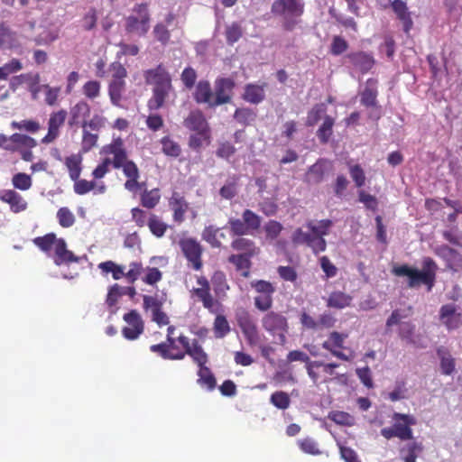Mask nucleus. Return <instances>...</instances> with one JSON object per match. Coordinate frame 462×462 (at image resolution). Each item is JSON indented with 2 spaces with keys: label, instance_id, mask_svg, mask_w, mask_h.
<instances>
[{
  "label": "nucleus",
  "instance_id": "1",
  "mask_svg": "<svg viewBox=\"0 0 462 462\" xmlns=\"http://www.w3.org/2000/svg\"><path fill=\"white\" fill-rule=\"evenodd\" d=\"M421 267L422 269L419 270L408 264L396 265L393 267L392 273L398 277H406L409 288H418L424 284L427 291H430L436 282L438 265L432 258L424 257Z\"/></svg>",
  "mask_w": 462,
  "mask_h": 462
},
{
  "label": "nucleus",
  "instance_id": "2",
  "mask_svg": "<svg viewBox=\"0 0 462 462\" xmlns=\"http://www.w3.org/2000/svg\"><path fill=\"white\" fill-rule=\"evenodd\" d=\"M145 83L152 85V97L148 101L150 110H158L172 90L171 76L162 64L143 72Z\"/></svg>",
  "mask_w": 462,
  "mask_h": 462
},
{
  "label": "nucleus",
  "instance_id": "3",
  "mask_svg": "<svg viewBox=\"0 0 462 462\" xmlns=\"http://www.w3.org/2000/svg\"><path fill=\"white\" fill-rule=\"evenodd\" d=\"M272 13L282 18V26L286 31H292L300 22L304 12L301 0H275L271 8Z\"/></svg>",
  "mask_w": 462,
  "mask_h": 462
},
{
  "label": "nucleus",
  "instance_id": "4",
  "mask_svg": "<svg viewBox=\"0 0 462 462\" xmlns=\"http://www.w3.org/2000/svg\"><path fill=\"white\" fill-rule=\"evenodd\" d=\"M133 11L137 16L130 15L125 20V31L128 33H134L138 36H143L150 28V14L146 4L136 5Z\"/></svg>",
  "mask_w": 462,
  "mask_h": 462
},
{
  "label": "nucleus",
  "instance_id": "5",
  "mask_svg": "<svg viewBox=\"0 0 462 462\" xmlns=\"http://www.w3.org/2000/svg\"><path fill=\"white\" fill-rule=\"evenodd\" d=\"M262 327L272 336L277 337L279 343L283 345L286 342L285 334L288 332L289 326L287 318L282 313L269 311L262 318Z\"/></svg>",
  "mask_w": 462,
  "mask_h": 462
},
{
  "label": "nucleus",
  "instance_id": "6",
  "mask_svg": "<svg viewBox=\"0 0 462 462\" xmlns=\"http://www.w3.org/2000/svg\"><path fill=\"white\" fill-rule=\"evenodd\" d=\"M236 319L245 339L250 346H256L260 342V335L252 315L244 308L236 312Z\"/></svg>",
  "mask_w": 462,
  "mask_h": 462
},
{
  "label": "nucleus",
  "instance_id": "7",
  "mask_svg": "<svg viewBox=\"0 0 462 462\" xmlns=\"http://www.w3.org/2000/svg\"><path fill=\"white\" fill-rule=\"evenodd\" d=\"M433 252L445 262L448 270L453 273L462 271V254L457 250L447 245H440L436 246Z\"/></svg>",
  "mask_w": 462,
  "mask_h": 462
},
{
  "label": "nucleus",
  "instance_id": "8",
  "mask_svg": "<svg viewBox=\"0 0 462 462\" xmlns=\"http://www.w3.org/2000/svg\"><path fill=\"white\" fill-rule=\"evenodd\" d=\"M377 81L374 79H369L366 81L365 89L361 92L360 102L363 106L372 108L370 117L377 120L380 117V109L377 105Z\"/></svg>",
  "mask_w": 462,
  "mask_h": 462
},
{
  "label": "nucleus",
  "instance_id": "9",
  "mask_svg": "<svg viewBox=\"0 0 462 462\" xmlns=\"http://www.w3.org/2000/svg\"><path fill=\"white\" fill-rule=\"evenodd\" d=\"M215 97L211 102V107L217 106L223 104H227L231 101L232 92L235 88V82L229 78H220L215 81Z\"/></svg>",
  "mask_w": 462,
  "mask_h": 462
},
{
  "label": "nucleus",
  "instance_id": "10",
  "mask_svg": "<svg viewBox=\"0 0 462 462\" xmlns=\"http://www.w3.org/2000/svg\"><path fill=\"white\" fill-rule=\"evenodd\" d=\"M331 168L332 165L329 161L319 159L313 165L309 167L304 176V181L309 185H318L325 180Z\"/></svg>",
  "mask_w": 462,
  "mask_h": 462
},
{
  "label": "nucleus",
  "instance_id": "11",
  "mask_svg": "<svg viewBox=\"0 0 462 462\" xmlns=\"http://www.w3.org/2000/svg\"><path fill=\"white\" fill-rule=\"evenodd\" d=\"M439 320L448 330L456 329L462 324V310L453 303L445 304L439 310Z\"/></svg>",
  "mask_w": 462,
  "mask_h": 462
},
{
  "label": "nucleus",
  "instance_id": "12",
  "mask_svg": "<svg viewBox=\"0 0 462 462\" xmlns=\"http://www.w3.org/2000/svg\"><path fill=\"white\" fill-rule=\"evenodd\" d=\"M180 246L185 257L192 263L195 270L202 267L201 254L202 247L199 242L193 238H186L180 241Z\"/></svg>",
  "mask_w": 462,
  "mask_h": 462
},
{
  "label": "nucleus",
  "instance_id": "13",
  "mask_svg": "<svg viewBox=\"0 0 462 462\" xmlns=\"http://www.w3.org/2000/svg\"><path fill=\"white\" fill-rule=\"evenodd\" d=\"M124 320L129 325L123 328V335L129 340L136 339L144 329V324L137 310H133L124 315Z\"/></svg>",
  "mask_w": 462,
  "mask_h": 462
},
{
  "label": "nucleus",
  "instance_id": "14",
  "mask_svg": "<svg viewBox=\"0 0 462 462\" xmlns=\"http://www.w3.org/2000/svg\"><path fill=\"white\" fill-rule=\"evenodd\" d=\"M67 111L60 110L53 113L49 119L48 134L42 140L43 143H50L53 142L59 135V128L61 126L66 119Z\"/></svg>",
  "mask_w": 462,
  "mask_h": 462
},
{
  "label": "nucleus",
  "instance_id": "15",
  "mask_svg": "<svg viewBox=\"0 0 462 462\" xmlns=\"http://www.w3.org/2000/svg\"><path fill=\"white\" fill-rule=\"evenodd\" d=\"M105 152L114 155L111 163L116 169L121 168V165L128 161L126 151L124 148V142L120 137L114 139L111 144L105 147Z\"/></svg>",
  "mask_w": 462,
  "mask_h": 462
},
{
  "label": "nucleus",
  "instance_id": "16",
  "mask_svg": "<svg viewBox=\"0 0 462 462\" xmlns=\"http://www.w3.org/2000/svg\"><path fill=\"white\" fill-rule=\"evenodd\" d=\"M346 58L362 73H366L374 65V60L371 54L364 51L351 52Z\"/></svg>",
  "mask_w": 462,
  "mask_h": 462
},
{
  "label": "nucleus",
  "instance_id": "17",
  "mask_svg": "<svg viewBox=\"0 0 462 462\" xmlns=\"http://www.w3.org/2000/svg\"><path fill=\"white\" fill-rule=\"evenodd\" d=\"M89 114L90 106L85 101H79L69 110V125L71 127L79 125H82V122L85 121V118L88 116Z\"/></svg>",
  "mask_w": 462,
  "mask_h": 462
},
{
  "label": "nucleus",
  "instance_id": "18",
  "mask_svg": "<svg viewBox=\"0 0 462 462\" xmlns=\"http://www.w3.org/2000/svg\"><path fill=\"white\" fill-rule=\"evenodd\" d=\"M55 259L54 262L57 265L68 263L72 262H79V258L67 249V245L64 239L57 238L55 244Z\"/></svg>",
  "mask_w": 462,
  "mask_h": 462
},
{
  "label": "nucleus",
  "instance_id": "19",
  "mask_svg": "<svg viewBox=\"0 0 462 462\" xmlns=\"http://www.w3.org/2000/svg\"><path fill=\"white\" fill-rule=\"evenodd\" d=\"M183 125L190 131L197 132L199 134H204L207 129V122L202 113L199 110L191 111L185 118Z\"/></svg>",
  "mask_w": 462,
  "mask_h": 462
},
{
  "label": "nucleus",
  "instance_id": "20",
  "mask_svg": "<svg viewBox=\"0 0 462 462\" xmlns=\"http://www.w3.org/2000/svg\"><path fill=\"white\" fill-rule=\"evenodd\" d=\"M125 294L133 299L136 294L134 287H122L116 283L109 288L106 302L109 307H113L116 304L118 299Z\"/></svg>",
  "mask_w": 462,
  "mask_h": 462
},
{
  "label": "nucleus",
  "instance_id": "21",
  "mask_svg": "<svg viewBox=\"0 0 462 462\" xmlns=\"http://www.w3.org/2000/svg\"><path fill=\"white\" fill-rule=\"evenodd\" d=\"M231 247L236 251H241V254L245 255L248 258L258 254L260 252V249L255 246L254 241L245 237H238L235 239L231 243Z\"/></svg>",
  "mask_w": 462,
  "mask_h": 462
},
{
  "label": "nucleus",
  "instance_id": "22",
  "mask_svg": "<svg viewBox=\"0 0 462 462\" xmlns=\"http://www.w3.org/2000/svg\"><path fill=\"white\" fill-rule=\"evenodd\" d=\"M170 206L171 207L174 214V220L177 222H182L184 219V214L187 211L189 206L182 196L178 192H173L170 199Z\"/></svg>",
  "mask_w": 462,
  "mask_h": 462
},
{
  "label": "nucleus",
  "instance_id": "23",
  "mask_svg": "<svg viewBox=\"0 0 462 462\" xmlns=\"http://www.w3.org/2000/svg\"><path fill=\"white\" fill-rule=\"evenodd\" d=\"M194 97L198 103H207L211 106V102L214 100V95L208 81L201 80L198 83Z\"/></svg>",
  "mask_w": 462,
  "mask_h": 462
},
{
  "label": "nucleus",
  "instance_id": "24",
  "mask_svg": "<svg viewBox=\"0 0 462 462\" xmlns=\"http://www.w3.org/2000/svg\"><path fill=\"white\" fill-rule=\"evenodd\" d=\"M2 200L10 204L11 209L18 213L26 208L27 203L22 196L14 190H8L2 196Z\"/></svg>",
  "mask_w": 462,
  "mask_h": 462
},
{
  "label": "nucleus",
  "instance_id": "25",
  "mask_svg": "<svg viewBox=\"0 0 462 462\" xmlns=\"http://www.w3.org/2000/svg\"><path fill=\"white\" fill-rule=\"evenodd\" d=\"M351 300V296L342 291H334L328 296L327 300V306L329 308L343 309L349 306Z\"/></svg>",
  "mask_w": 462,
  "mask_h": 462
},
{
  "label": "nucleus",
  "instance_id": "26",
  "mask_svg": "<svg viewBox=\"0 0 462 462\" xmlns=\"http://www.w3.org/2000/svg\"><path fill=\"white\" fill-rule=\"evenodd\" d=\"M263 88L258 85L248 84L245 87L244 99L252 104H259L264 99Z\"/></svg>",
  "mask_w": 462,
  "mask_h": 462
},
{
  "label": "nucleus",
  "instance_id": "27",
  "mask_svg": "<svg viewBox=\"0 0 462 462\" xmlns=\"http://www.w3.org/2000/svg\"><path fill=\"white\" fill-rule=\"evenodd\" d=\"M239 177L234 175L226 180L224 186L219 189L220 196L225 199H232L238 193Z\"/></svg>",
  "mask_w": 462,
  "mask_h": 462
},
{
  "label": "nucleus",
  "instance_id": "28",
  "mask_svg": "<svg viewBox=\"0 0 462 462\" xmlns=\"http://www.w3.org/2000/svg\"><path fill=\"white\" fill-rule=\"evenodd\" d=\"M421 450L422 447L420 444L417 442H410L401 448L400 455L404 462H416V458Z\"/></svg>",
  "mask_w": 462,
  "mask_h": 462
},
{
  "label": "nucleus",
  "instance_id": "29",
  "mask_svg": "<svg viewBox=\"0 0 462 462\" xmlns=\"http://www.w3.org/2000/svg\"><path fill=\"white\" fill-rule=\"evenodd\" d=\"M125 90V80H112L108 87V93L111 102L115 106H120L122 94Z\"/></svg>",
  "mask_w": 462,
  "mask_h": 462
},
{
  "label": "nucleus",
  "instance_id": "30",
  "mask_svg": "<svg viewBox=\"0 0 462 462\" xmlns=\"http://www.w3.org/2000/svg\"><path fill=\"white\" fill-rule=\"evenodd\" d=\"M415 333V325L411 322H402L399 328V337L405 340L408 344L413 345L415 346H421L417 341L414 339Z\"/></svg>",
  "mask_w": 462,
  "mask_h": 462
},
{
  "label": "nucleus",
  "instance_id": "31",
  "mask_svg": "<svg viewBox=\"0 0 462 462\" xmlns=\"http://www.w3.org/2000/svg\"><path fill=\"white\" fill-rule=\"evenodd\" d=\"M198 375V383L200 385L207 386L208 390H213L216 387V378L214 374L211 373L210 369L207 367L205 365L199 366Z\"/></svg>",
  "mask_w": 462,
  "mask_h": 462
},
{
  "label": "nucleus",
  "instance_id": "32",
  "mask_svg": "<svg viewBox=\"0 0 462 462\" xmlns=\"http://www.w3.org/2000/svg\"><path fill=\"white\" fill-rule=\"evenodd\" d=\"M334 125V119L326 116L324 118V122L321 126L317 131V136L322 143H327L332 135V127Z\"/></svg>",
  "mask_w": 462,
  "mask_h": 462
},
{
  "label": "nucleus",
  "instance_id": "33",
  "mask_svg": "<svg viewBox=\"0 0 462 462\" xmlns=\"http://www.w3.org/2000/svg\"><path fill=\"white\" fill-rule=\"evenodd\" d=\"M243 28L240 23L234 22L226 27V38L228 45L236 43L243 35Z\"/></svg>",
  "mask_w": 462,
  "mask_h": 462
},
{
  "label": "nucleus",
  "instance_id": "34",
  "mask_svg": "<svg viewBox=\"0 0 462 462\" xmlns=\"http://www.w3.org/2000/svg\"><path fill=\"white\" fill-rule=\"evenodd\" d=\"M160 193L158 189L144 190L141 196V204L147 208H153L160 201Z\"/></svg>",
  "mask_w": 462,
  "mask_h": 462
},
{
  "label": "nucleus",
  "instance_id": "35",
  "mask_svg": "<svg viewBox=\"0 0 462 462\" xmlns=\"http://www.w3.org/2000/svg\"><path fill=\"white\" fill-rule=\"evenodd\" d=\"M242 217L250 234L253 231L259 229L261 226V217L254 212L250 209H245L242 214Z\"/></svg>",
  "mask_w": 462,
  "mask_h": 462
},
{
  "label": "nucleus",
  "instance_id": "36",
  "mask_svg": "<svg viewBox=\"0 0 462 462\" xmlns=\"http://www.w3.org/2000/svg\"><path fill=\"white\" fill-rule=\"evenodd\" d=\"M214 332L217 338H222L230 331V326L223 315H217L214 321Z\"/></svg>",
  "mask_w": 462,
  "mask_h": 462
},
{
  "label": "nucleus",
  "instance_id": "37",
  "mask_svg": "<svg viewBox=\"0 0 462 462\" xmlns=\"http://www.w3.org/2000/svg\"><path fill=\"white\" fill-rule=\"evenodd\" d=\"M219 228L214 226H206L202 232V238L207 241L212 247H221V242L217 239Z\"/></svg>",
  "mask_w": 462,
  "mask_h": 462
},
{
  "label": "nucleus",
  "instance_id": "38",
  "mask_svg": "<svg viewBox=\"0 0 462 462\" xmlns=\"http://www.w3.org/2000/svg\"><path fill=\"white\" fill-rule=\"evenodd\" d=\"M66 166L69 171V177L73 180H77L79 178L81 167L80 158L77 155H71L66 158Z\"/></svg>",
  "mask_w": 462,
  "mask_h": 462
},
{
  "label": "nucleus",
  "instance_id": "39",
  "mask_svg": "<svg viewBox=\"0 0 462 462\" xmlns=\"http://www.w3.org/2000/svg\"><path fill=\"white\" fill-rule=\"evenodd\" d=\"M332 225L333 222L331 220L323 219L319 221L317 225L310 221L307 224V226L311 231V233L324 236L328 234V230Z\"/></svg>",
  "mask_w": 462,
  "mask_h": 462
},
{
  "label": "nucleus",
  "instance_id": "40",
  "mask_svg": "<svg viewBox=\"0 0 462 462\" xmlns=\"http://www.w3.org/2000/svg\"><path fill=\"white\" fill-rule=\"evenodd\" d=\"M328 419L338 425L351 426L354 424V418L349 413L345 411H331L328 414Z\"/></svg>",
  "mask_w": 462,
  "mask_h": 462
},
{
  "label": "nucleus",
  "instance_id": "41",
  "mask_svg": "<svg viewBox=\"0 0 462 462\" xmlns=\"http://www.w3.org/2000/svg\"><path fill=\"white\" fill-rule=\"evenodd\" d=\"M228 225L233 236H242L250 234L243 218L231 217L228 220Z\"/></svg>",
  "mask_w": 462,
  "mask_h": 462
},
{
  "label": "nucleus",
  "instance_id": "42",
  "mask_svg": "<svg viewBox=\"0 0 462 462\" xmlns=\"http://www.w3.org/2000/svg\"><path fill=\"white\" fill-rule=\"evenodd\" d=\"M270 401L276 408L281 410L289 408L291 403L289 394L282 391L273 393Z\"/></svg>",
  "mask_w": 462,
  "mask_h": 462
},
{
  "label": "nucleus",
  "instance_id": "43",
  "mask_svg": "<svg viewBox=\"0 0 462 462\" xmlns=\"http://www.w3.org/2000/svg\"><path fill=\"white\" fill-rule=\"evenodd\" d=\"M148 226L151 232L157 237H161L164 235L167 226L155 215H152L148 221Z\"/></svg>",
  "mask_w": 462,
  "mask_h": 462
},
{
  "label": "nucleus",
  "instance_id": "44",
  "mask_svg": "<svg viewBox=\"0 0 462 462\" xmlns=\"http://www.w3.org/2000/svg\"><path fill=\"white\" fill-rule=\"evenodd\" d=\"M251 287L262 295H273L275 291L274 286L267 281L257 280L251 282Z\"/></svg>",
  "mask_w": 462,
  "mask_h": 462
},
{
  "label": "nucleus",
  "instance_id": "45",
  "mask_svg": "<svg viewBox=\"0 0 462 462\" xmlns=\"http://www.w3.org/2000/svg\"><path fill=\"white\" fill-rule=\"evenodd\" d=\"M234 118L240 124L249 125L255 118V114L250 108H237Z\"/></svg>",
  "mask_w": 462,
  "mask_h": 462
},
{
  "label": "nucleus",
  "instance_id": "46",
  "mask_svg": "<svg viewBox=\"0 0 462 462\" xmlns=\"http://www.w3.org/2000/svg\"><path fill=\"white\" fill-rule=\"evenodd\" d=\"M162 152L169 156L178 157L180 153V145L170 139L169 137H163L162 139Z\"/></svg>",
  "mask_w": 462,
  "mask_h": 462
},
{
  "label": "nucleus",
  "instance_id": "47",
  "mask_svg": "<svg viewBox=\"0 0 462 462\" xmlns=\"http://www.w3.org/2000/svg\"><path fill=\"white\" fill-rule=\"evenodd\" d=\"M164 302L163 298H157L149 295H143V309L145 310H151L152 314L157 310H161Z\"/></svg>",
  "mask_w": 462,
  "mask_h": 462
},
{
  "label": "nucleus",
  "instance_id": "48",
  "mask_svg": "<svg viewBox=\"0 0 462 462\" xmlns=\"http://www.w3.org/2000/svg\"><path fill=\"white\" fill-rule=\"evenodd\" d=\"M164 302L163 298H157L149 295H143V309L145 310H151L152 314L157 310H161Z\"/></svg>",
  "mask_w": 462,
  "mask_h": 462
},
{
  "label": "nucleus",
  "instance_id": "49",
  "mask_svg": "<svg viewBox=\"0 0 462 462\" xmlns=\"http://www.w3.org/2000/svg\"><path fill=\"white\" fill-rule=\"evenodd\" d=\"M307 245L312 249L315 254H318L319 253L326 250L327 243L322 236L311 233L310 239Z\"/></svg>",
  "mask_w": 462,
  "mask_h": 462
},
{
  "label": "nucleus",
  "instance_id": "50",
  "mask_svg": "<svg viewBox=\"0 0 462 462\" xmlns=\"http://www.w3.org/2000/svg\"><path fill=\"white\" fill-rule=\"evenodd\" d=\"M57 217L59 223L63 227H69L74 224V215L68 208H61L58 210Z\"/></svg>",
  "mask_w": 462,
  "mask_h": 462
},
{
  "label": "nucleus",
  "instance_id": "51",
  "mask_svg": "<svg viewBox=\"0 0 462 462\" xmlns=\"http://www.w3.org/2000/svg\"><path fill=\"white\" fill-rule=\"evenodd\" d=\"M56 240H57L56 236L54 234L51 233L42 237H36L33 240V242L42 251L46 252L51 248V246L55 244Z\"/></svg>",
  "mask_w": 462,
  "mask_h": 462
},
{
  "label": "nucleus",
  "instance_id": "52",
  "mask_svg": "<svg viewBox=\"0 0 462 462\" xmlns=\"http://www.w3.org/2000/svg\"><path fill=\"white\" fill-rule=\"evenodd\" d=\"M13 184L16 189L26 190L32 186V180L25 173H17L13 177Z\"/></svg>",
  "mask_w": 462,
  "mask_h": 462
},
{
  "label": "nucleus",
  "instance_id": "53",
  "mask_svg": "<svg viewBox=\"0 0 462 462\" xmlns=\"http://www.w3.org/2000/svg\"><path fill=\"white\" fill-rule=\"evenodd\" d=\"M325 108L323 104H318L309 112L307 116V125L312 126L316 125L321 118V115L324 113Z\"/></svg>",
  "mask_w": 462,
  "mask_h": 462
},
{
  "label": "nucleus",
  "instance_id": "54",
  "mask_svg": "<svg viewBox=\"0 0 462 462\" xmlns=\"http://www.w3.org/2000/svg\"><path fill=\"white\" fill-rule=\"evenodd\" d=\"M180 79L187 88H192L197 79V73L195 69L191 67L186 68L180 75Z\"/></svg>",
  "mask_w": 462,
  "mask_h": 462
},
{
  "label": "nucleus",
  "instance_id": "55",
  "mask_svg": "<svg viewBox=\"0 0 462 462\" xmlns=\"http://www.w3.org/2000/svg\"><path fill=\"white\" fill-rule=\"evenodd\" d=\"M100 92V83L96 80L88 81L83 86V93L88 98H95L98 97Z\"/></svg>",
  "mask_w": 462,
  "mask_h": 462
},
{
  "label": "nucleus",
  "instance_id": "56",
  "mask_svg": "<svg viewBox=\"0 0 462 462\" xmlns=\"http://www.w3.org/2000/svg\"><path fill=\"white\" fill-rule=\"evenodd\" d=\"M11 126L14 129H24L30 133H36L40 129V125L32 120H23L22 122L14 121Z\"/></svg>",
  "mask_w": 462,
  "mask_h": 462
},
{
  "label": "nucleus",
  "instance_id": "57",
  "mask_svg": "<svg viewBox=\"0 0 462 462\" xmlns=\"http://www.w3.org/2000/svg\"><path fill=\"white\" fill-rule=\"evenodd\" d=\"M264 230L267 238L273 240L280 235L282 230V226L275 220H271L265 225Z\"/></svg>",
  "mask_w": 462,
  "mask_h": 462
},
{
  "label": "nucleus",
  "instance_id": "58",
  "mask_svg": "<svg viewBox=\"0 0 462 462\" xmlns=\"http://www.w3.org/2000/svg\"><path fill=\"white\" fill-rule=\"evenodd\" d=\"M254 306L261 311H267L273 306V295H260L255 297Z\"/></svg>",
  "mask_w": 462,
  "mask_h": 462
},
{
  "label": "nucleus",
  "instance_id": "59",
  "mask_svg": "<svg viewBox=\"0 0 462 462\" xmlns=\"http://www.w3.org/2000/svg\"><path fill=\"white\" fill-rule=\"evenodd\" d=\"M356 375L360 379V381L363 383L365 386L367 388H373L374 387V382L372 379V373L368 366H365L364 368H357L356 370Z\"/></svg>",
  "mask_w": 462,
  "mask_h": 462
},
{
  "label": "nucleus",
  "instance_id": "60",
  "mask_svg": "<svg viewBox=\"0 0 462 462\" xmlns=\"http://www.w3.org/2000/svg\"><path fill=\"white\" fill-rule=\"evenodd\" d=\"M10 141L14 143H20L23 146L32 148L36 146V141L29 135L21 134H14L9 137Z\"/></svg>",
  "mask_w": 462,
  "mask_h": 462
},
{
  "label": "nucleus",
  "instance_id": "61",
  "mask_svg": "<svg viewBox=\"0 0 462 462\" xmlns=\"http://www.w3.org/2000/svg\"><path fill=\"white\" fill-rule=\"evenodd\" d=\"M153 33L156 40L162 44H166L170 41V32L162 23H158L154 26Z\"/></svg>",
  "mask_w": 462,
  "mask_h": 462
},
{
  "label": "nucleus",
  "instance_id": "62",
  "mask_svg": "<svg viewBox=\"0 0 462 462\" xmlns=\"http://www.w3.org/2000/svg\"><path fill=\"white\" fill-rule=\"evenodd\" d=\"M393 425L397 438L401 439L402 440L412 439V430L410 427L397 421Z\"/></svg>",
  "mask_w": 462,
  "mask_h": 462
},
{
  "label": "nucleus",
  "instance_id": "63",
  "mask_svg": "<svg viewBox=\"0 0 462 462\" xmlns=\"http://www.w3.org/2000/svg\"><path fill=\"white\" fill-rule=\"evenodd\" d=\"M229 263H234L236 268L239 269H249L251 266L250 258L242 254H232L228 258Z\"/></svg>",
  "mask_w": 462,
  "mask_h": 462
},
{
  "label": "nucleus",
  "instance_id": "64",
  "mask_svg": "<svg viewBox=\"0 0 462 462\" xmlns=\"http://www.w3.org/2000/svg\"><path fill=\"white\" fill-rule=\"evenodd\" d=\"M442 236L450 244L462 247V233L457 230H444Z\"/></svg>",
  "mask_w": 462,
  "mask_h": 462
}]
</instances>
